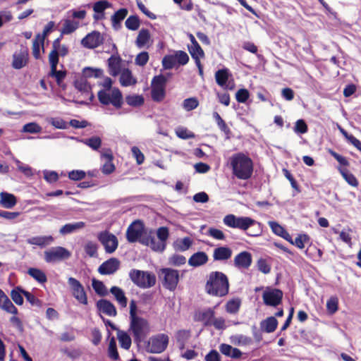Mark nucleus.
I'll return each mask as SVG.
<instances>
[{
    "label": "nucleus",
    "mask_w": 361,
    "mask_h": 361,
    "mask_svg": "<svg viewBox=\"0 0 361 361\" xmlns=\"http://www.w3.org/2000/svg\"><path fill=\"white\" fill-rule=\"evenodd\" d=\"M130 329L134 341L140 343L147 337L150 331L148 321L137 315V303L135 300L130 301Z\"/></svg>",
    "instance_id": "1"
},
{
    "label": "nucleus",
    "mask_w": 361,
    "mask_h": 361,
    "mask_svg": "<svg viewBox=\"0 0 361 361\" xmlns=\"http://www.w3.org/2000/svg\"><path fill=\"white\" fill-rule=\"evenodd\" d=\"M230 283L228 276L219 271H211L207 277L205 292L212 296L224 297L229 292Z\"/></svg>",
    "instance_id": "2"
},
{
    "label": "nucleus",
    "mask_w": 361,
    "mask_h": 361,
    "mask_svg": "<svg viewBox=\"0 0 361 361\" xmlns=\"http://www.w3.org/2000/svg\"><path fill=\"white\" fill-rule=\"evenodd\" d=\"M112 80L106 78L102 86L104 88L97 93L99 102L104 106L111 104L115 109H119L123 104V97L121 91L118 87H112Z\"/></svg>",
    "instance_id": "3"
},
{
    "label": "nucleus",
    "mask_w": 361,
    "mask_h": 361,
    "mask_svg": "<svg viewBox=\"0 0 361 361\" xmlns=\"http://www.w3.org/2000/svg\"><path fill=\"white\" fill-rule=\"evenodd\" d=\"M232 173L240 180H248L253 173V161L243 152L233 154L230 158Z\"/></svg>",
    "instance_id": "4"
},
{
    "label": "nucleus",
    "mask_w": 361,
    "mask_h": 361,
    "mask_svg": "<svg viewBox=\"0 0 361 361\" xmlns=\"http://www.w3.org/2000/svg\"><path fill=\"white\" fill-rule=\"evenodd\" d=\"M132 282L141 288H149L156 284L157 279L154 273L133 269L129 272Z\"/></svg>",
    "instance_id": "5"
},
{
    "label": "nucleus",
    "mask_w": 361,
    "mask_h": 361,
    "mask_svg": "<svg viewBox=\"0 0 361 361\" xmlns=\"http://www.w3.org/2000/svg\"><path fill=\"white\" fill-rule=\"evenodd\" d=\"M71 256V252L61 246L53 247L44 252V259L47 263H54L68 259Z\"/></svg>",
    "instance_id": "6"
},
{
    "label": "nucleus",
    "mask_w": 361,
    "mask_h": 361,
    "mask_svg": "<svg viewBox=\"0 0 361 361\" xmlns=\"http://www.w3.org/2000/svg\"><path fill=\"white\" fill-rule=\"evenodd\" d=\"M97 239L104 246L106 253L114 252L118 246L117 237L109 231H103L98 233Z\"/></svg>",
    "instance_id": "7"
},
{
    "label": "nucleus",
    "mask_w": 361,
    "mask_h": 361,
    "mask_svg": "<svg viewBox=\"0 0 361 361\" xmlns=\"http://www.w3.org/2000/svg\"><path fill=\"white\" fill-rule=\"evenodd\" d=\"M236 223L235 228H239L244 231H247L250 227L257 226V229L255 232H246V234L249 236L257 237L262 234V224L250 217L240 216L238 218Z\"/></svg>",
    "instance_id": "8"
},
{
    "label": "nucleus",
    "mask_w": 361,
    "mask_h": 361,
    "mask_svg": "<svg viewBox=\"0 0 361 361\" xmlns=\"http://www.w3.org/2000/svg\"><path fill=\"white\" fill-rule=\"evenodd\" d=\"M161 272L163 275V286L170 291H174L179 282L178 271L171 268H163Z\"/></svg>",
    "instance_id": "9"
},
{
    "label": "nucleus",
    "mask_w": 361,
    "mask_h": 361,
    "mask_svg": "<svg viewBox=\"0 0 361 361\" xmlns=\"http://www.w3.org/2000/svg\"><path fill=\"white\" fill-rule=\"evenodd\" d=\"M68 283L75 300L79 303L87 305L88 303L87 295L82 284L73 277L68 279Z\"/></svg>",
    "instance_id": "10"
},
{
    "label": "nucleus",
    "mask_w": 361,
    "mask_h": 361,
    "mask_svg": "<svg viewBox=\"0 0 361 361\" xmlns=\"http://www.w3.org/2000/svg\"><path fill=\"white\" fill-rule=\"evenodd\" d=\"M169 343V336L160 334L150 338L148 344L149 350L152 353H161L165 350Z\"/></svg>",
    "instance_id": "11"
},
{
    "label": "nucleus",
    "mask_w": 361,
    "mask_h": 361,
    "mask_svg": "<svg viewBox=\"0 0 361 361\" xmlns=\"http://www.w3.org/2000/svg\"><path fill=\"white\" fill-rule=\"evenodd\" d=\"M145 230V226L141 220H135L131 223L126 230V239L129 243L138 241Z\"/></svg>",
    "instance_id": "12"
},
{
    "label": "nucleus",
    "mask_w": 361,
    "mask_h": 361,
    "mask_svg": "<svg viewBox=\"0 0 361 361\" xmlns=\"http://www.w3.org/2000/svg\"><path fill=\"white\" fill-rule=\"evenodd\" d=\"M104 39L102 34L97 30L88 33L81 40V44L90 49H95L104 43Z\"/></svg>",
    "instance_id": "13"
},
{
    "label": "nucleus",
    "mask_w": 361,
    "mask_h": 361,
    "mask_svg": "<svg viewBox=\"0 0 361 361\" xmlns=\"http://www.w3.org/2000/svg\"><path fill=\"white\" fill-rule=\"evenodd\" d=\"M283 293L278 288L265 290L263 293L262 298L264 303L269 306L276 307L282 302Z\"/></svg>",
    "instance_id": "14"
},
{
    "label": "nucleus",
    "mask_w": 361,
    "mask_h": 361,
    "mask_svg": "<svg viewBox=\"0 0 361 361\" xmlns=\"http://www.w3.org/2000/svg\"><path fill=\"white\" fill-rule=\"evenodd\" d=\"M101 159H104L105 161L101 166V171L104 175H109L114 172L116 166L113 163L114 154L111 149H106L104 152H101Z\"/></svg>",
    "instance_id": "15"
},
{
    "label": "nucleus",
    "mask_w": 361,
    "mask_h": 361,
    "mask_svg": "<svg viewBox=\"0 0 361 361\" xmlns=\"http://www.w3.org/2000/svg\"><path fill=\"white\" fill-rule=\"evenodd\" d=\"M120 264L121 262L117 258H110L99 267L98 272L102 275L113 274L119 269Z\"/></svg>",
    "instance_id": "16"
},
{
    "label": "nucleus",
    "mask_w": 361,
    "mask_h": 361,
    "mask_svg": "<svg viewBox=\"0 0 361 361\" xmlns=\"http://www.w3.org/2000/svg\"><path fill=\"white\" fill-rule=\"evenodd\" d=\"M29 61V52L27 48L21 49L19 52L13 54L12 67L14 69H21L27 66Z\"/></svg>",
    "instance_id": "17"
},
{
    "label": "nucleus",
    "mask_w": 361,
    "mask_h": 361,
    "mask_svg": "<svg viewBox=\"0 0 361 361\" xmlns=\"http://www.w3.org/2000/svg\"><path fill=\"white\" fill-rule=\"evenodd\" d=\"M111 6V4L108 1L102 0L94 3L92 9L94 12L93 19L97 22L105 18V10Z\"/></svg>",
    "instance_id": "18"
},
{
    "label": "nucleus",
    "mask_w": 361,
    "mask_h": 361,
    "mask_svg": "<svg viewBox=\"0 0 361 361\" xmlns=\"http://www.w3.org/2000/svg\"><path fill=\"white\" fill-rule=\"evenodd\" d=\"M252 262V255L249 252L243 251L238 254L233 259L235 267L238 269H248Z\"/></svg>",
    "instance_id": "19"
},
{
    "label": "nucleus",
    "mask_w": 361,
    "mask_h": 361,
    "mask_svg": "<svg viewBox=\"0 0 361 361\" xmlns=\"http://www.w3.org/2000/svg\"><path fill=\"white\" fill-rule=\"evenodd\" d=\"M59 61V60H56L54 56H51V61H49L51 68L49 76L54 78L56 79V83L60 85L61 82L65 79L67 73L66 71H57L56 68Z\"/></svg>",
    "instance_id": "20"
},
{
    "label": "nucleus",
    "mask_w": 361,
    "mask_h": 361,
    "mask_svg": "<svg viewBox=\"0 0 361 361\" xmlns=\"http://www.w3.org/2000/svg\"><path fill=\"white\" fill-rule=\"evenodd\" d=\"M97 309L102 313L109 317H116L117 311L115 305L106 299H101L97 302Z\"/></svg>",
    "instance_id": "21"
},
{
    "label": "nucleus",
    "mask_w": 361,
    "mask_h": 361,
    "mask_svg": "<svg viewBox=\"0 0 361 361\" xmlns=\"http://www.w3.org/2000/svg\"><path fill=\"white\" fill-rule=\"evenodd\" d=\"M75 86L76 89L81 93V95H84L85 97H87L89 102H92L94 96L92 92L91 86L85 80L75 81Z\"/></svg>",
    "instance_id": "22"
},
{
    "label": "nucleus",
    "mask_w": 361,
    "mask_h": 361,
    "mask_svg": "<svg viewBox=\"0 0 361 361\" xmlns=\"http://www.w3.org/2000/svg\"><path fill=\"white\" fill-rule=\"evenodd\" d=\"M189 38L191 42V45L188 46V51L192 58L194 60L196 59L204 58V52L199 43L195 39V37L192 34H190Z\"/></svg>",
    "instance_id": "23"
},
{
    "label": "nucleus",
    "mask_w": 361,
    "mask_h": 361,
    "mask_svg": "<svg viewBox=\"0 0 361 361\" xmlns=\"http://www.w3.org/2000/svg\"><path fill=\"white\" fill-rule=\"evenodd\" d=\"M208 255L204 252H197L190 256L188 264L192 267H198L207 263Z\"/></svg>",
    "instance_id": "24"
},
{
    "label": "nucleus",
    "mask_w": 361,
    "mask_h": 361,
    "mask_svg": "<svg viewBox=\"0 0 361 361\" xmlns=\"http://www.w3.org/2000/svg\"><path fill=\"white\" fill-rule=\"evenodd\" d=\"M232 256V250L226 246L218 247L214 250L213 259L214 261H226Z\"/></svg>",
    "instance_id": "25"
},
{
    "label": "nucleus",
    "mask_w": 361,
    "mask_h": 361,
    "mask_svg": "<svg viewBox=\"0 0 361 361\" xmlns=\"http://www.w3.org/2000/svg\"><path fill=\"white\" fill-rule=\"evenodd\" d=\"M128 13V11L126 8L118 9L111 16V25L114 29L118 30L121 26V22L126 18Z\"/></svg>",
    "instance_id": "26"
},
{
    "label": "nucleus",
    "mask_w": 361,
    "mask_h": 361,
    "mask_svg": "<svg viewBox=\"0 0 361 361\" xmlns=\"http://www.w3.org/2000/svg\"><path fill=\"white\" fill-rule=\"evenodd\" d=\"M85 223L83 221L66 224L61 227L59 233L62 235H66L82 229L85 227Z\"/></svg>",
    "instance_id": "27"
},
{
    "label": "nucleus",
    "mask_w": 361,
    "mask_h": 361,
    "mask_svg": "<svg viewBox=\"0 0 361 361\" xmlns=\"http://www.w3.org/2000/svg\"><path fill=\"white\" fill-rule=\"evenodd\" d=\"M110 293L114 296L116 300L122 308L127 307L128 298L125 295L124 291L118 286H112L110 288Z\"/></svg>",
    "instance_id": "28"
},
{
    "label": "nucleus",
    "mask_w": 361,
    "mask_h": 361,
    "mask_svg": "<svg viewBox=\"0 0 361 361\" xmlns=\"http://www.w3.org/2000/svg\"><path fill=\"white\" fill-rule=\"evenodd\" d=\"M215 316V312L213 308H208L201 312L198 314V320L202 322L204 326H211Z\"/></svg>",
    "instance_id": "29"
},
{
    "label": "nucleus",
    "mask_w": 361,
    "mask_h": 361,
    "mask_svg": "<svg viewBox=\"0 0 361 361\" xmlns=\"http://www.w3.org/2000/svg\"><path fill=\"white\" fill-rule=\"evenodd\" d=\"M150 38L151 35L149 31L147 29L142 28L138 32L135 40V44L140 49L146 46L148 47V43L150 40Z\"/></svg>",
    "instance_id": "30"
},
{
    "label": "nucleus",
    "mask_w": 361,
    "mask_h": 361,
    "mask_svg": "<svg viewBox=\"0 0 361 361\" xmlns=\"http://www.w3.org/2000/svg\"><path fill=\"white\" fill-rule=\"evenodd\" d=\"M0 204L6 209L13 208L17 203L16 196L6 192H1L0 193Z\"/></svg>",
    "instance_id": "31"
},
{
    "label": "nucleus",
    "mask_w": 361,
    "mask_h": 361,
    "mask_svg": "<svg viewBox=\"0 0 361 361\" xmlns=\"http://www.w3.org/2000/svg\"><path fill=\"white\" fill-rule=\"evenodd\" d=\"M53 241L54 238L51 235L35 236L27 240L28 244L38 245L41 247L51 244Z\"/></svg>",
    "instance_id": "32"
},
{
    "label": "nucleus",
    "mask_w": 361,
    "mask_h": 361,
    "mask_svg": "<svg viewBox=\"0 0 361 361\" xmlns=\"http://www.w3.org/2000/svg\"><path fill=\"white\" fill-rule=\"evenodd\" d=\"M278 326V321L274 317H269L260 323L261 329L267 333L274 332Z\"/></svg>",
    "instance_id": "33"
},
{
    "label": "nucleus",
    "mask_w": 361,
    "mask_h": 361,
    "mask_svg": "<svg viewBox=\"0 0 361 361\" xmlns=\"http://www.w3.org/2000/svg\"><path fill=\"white\" fill-rule=\"evenodd\" d=\"M121 59L120 56H111L108 59L109 73L111 75L116 76L120 73V72H121Z\"/></svg>",
    "instance_id": "34"
},
{
    "label": "nucleus",
    "mask_w": 361,
    "mask_h": 361,
    "mask_svg": "<svg viewBox=\"0 0 361 361\" xmlns=\"http://www.w3.org/2000/svg\"><path fill=\"white\" fill-rule=\"evenodd\" d=\"M80 27V23L73 20L66 19L61 30V35H70Z\"/></svg>",
    "instance_id": "35"
},
{
    "label": "nucleus",
    "mask_w": 361,
    "mask_h": 361,
    "mask_svg": "<svg viewBox=\"0 0 361 361\" xmlns=\"http://www.w3.org/2000/svg\"><path fill=\"white\" fill-rule=\"evenodd\" d=\"M306 256L314 262H319L322 257L323 252L314 245H310L305 250Z\"/></svg>",
    "instance_id": "36"
},
{
    "label": "nucleus",
    "mask_w": 361,
    "mask_h": 361,
    "mask_svg": "<svg viewBox=\"0 0 361 361\" xmlns=\"http://www.w3.org/2000/svg\"><path fill=\"white\" fill-rule=\"evenodd\" d=\"M192 245V240L190 237L177 239L173 243V248L176 251L184 252L188 250Z\"/></svg>",
    "instance_id": "37"
},
{
    "label": "nucleus",
    "mask_w": 361,
    "mask_h": 361,
    "mask_svg": "<svg viewBox=\"0 0 361 361\" xmlns=\"http://www.w3.org/2000/svg\"><path fill=\"white\" fill-rule=\"evenodd\" d=\"M213 118L215 120L219 128L224 133L227 138H229L231 135V130L226 123L225 121L216 111L213 112Z\"/></svg>",
    "instance_id": "38"
},
{
    "label": "nucleus",
    "mask_w": 361,
    "mask_h": 361,
    "mask_svg": "<svg viewBox=\"0 0 361 361\" xmlns=\"http://www.w3.org/2000/svg\"><path fill=\"white\" fill-rule=\"evenodd\" d=\"M120 82L122 86L128 87L135 85L137 80L133 77L132 73L129 69H124L120 76Z\"/></svg>",
    "instance_id": "39"
},
{
    "label": "nucleus",
    "mask_w": 361,
    "mask_h": 361,
    "mask_svg": "<svg viewBox=\"0 0 361 361\" xmlns=\"http://www.w3.org/2000/svg\"><path fill=\"white\" fill-rule=\"evenodd\" d=\"M338 171L350 185L355 188L358 186L359 182L357 178L349 170L345 168H339Z\"/></svg>",
    "instance_id": "40"
},
{
    "label": "nucleus",
    "mask_w": 361,
    "mask_h": 361,
    "mask_svg": "<svg viewBox=\"0 0 361 361\" xmlns=\"http://www.w3.org/2000/svg\"><path fill=\"white\" fill-rule=\"evenodd\" d=\"M117 338L121 348L126 350H128L130 348L132 343L131 338L126 332L118 330Z\"/></svg>",
    "instance_id": "41"
},
{
    "label": "nucleus",
    "mask_w": 361,
    "mask_h": 361,
    "mask_svg": "<svg viewBox=\"0 0 361 361\" xmlns=\"http://www.w3.org/2000/svg\"><path fill=\"white\" fill-rule=\"evenodd\" d=\"M26 291L20 286H17L11 290V298L16 305H22L24 301L23 295H24V293Z\"/></svg>",
    "instance_id": "42"
},
{
    "label": "nucleus",
    "mask_w": 361,
    "mask_h": 361,
    "mask_svg": "<svg viewBox=\"0 0 361 361\" xmlns=\"http://www.w3.org/2000/svg\"><path fill=\"white\" fill-rule=\"evenodd\" d=\"M28 274L40 283L47 282V278L45 273L37 268H30Z\"/></svg>",
    "instance_id": "43"
},
{
    "label": "nucleus",
    "mask_w": 361,
    "mask_h": 361,
    "mask_svg": "<svg viewBox=\"0 0 361 361\" xmlns=\"http://www.w3.org/2000/svg\"><path fill=\"white\" fill-rule=\"evenodd\" d=\"M108 356L113 360H118L120 359L117 350L116 342L114 337H111L108 346Z\"/></svg>",
    "instance_id": "44"
},
{
    "label": "nucleus",
    "mask_w": 361,
    "mask_h": 361,
    "mask_svg": "<svg viewBox=\"0 0 361 361\" xmlns=\"http://www.w3.org/2000/svg\"><path fill=\"white\" fill-rule=\"evenodd\" d=\"M216 83L221 87L226 85L228 79V70L227 68L220 69L215 73Z\"/></svg>",
    "instance_id": "45"
},
{
    "label": "nucleus",
    "mask_w": 361,
    "mask_h": 361,
    "mask_svg": "<svg viewBox=\"0 0 361 361\" xmlns=\"http://www.w3.org/2000/svg\"><path fill=\"white\" fill-rule=\"evenodd\" d=\"M126 103L131 106L137 107L144 104L145 99L142 95H128L126 97Z\"/></svg>",
    "instance_id": "46"
},
{
    "label": "nucleus",
    "mask_w": 361,
    "mask_h": 361,
    "mask_svg": "<svg viewBox=\"0 0 361 361\" xmlns=\"http://www.w3.org/2000/svg\"><path fill=\"white\" fill-rule=\"evenodd\" d=\"M42 47V51H44V43L41 42V39L39 38H37V37H35V39L32 41V53L33 55V57L35 59H39L41 58L40 54V48Z\"/></svg>",
    "instance_id": "47"
},
{
    "label": "nucleus",
    "mask_w": 361,
    "mask_h": 361,
    "mask_svg": "<svg viewBox=\"0 0 361 361\" xmlns=\"http://www.w3.org/2000/svg\"><path fill=\"white\" fill-rule=\"evenodd\" d=\"M126 27L130 30H137L140 25V20L137 16H130L125 22Z\"/></svg>",
    "instance_id": "48"
},
{
    "label": "nucleus",
    "mask_w": 361,
    "mask_h": 361,
    "mask_svg": "<svg viewBox=\"0 0 361 361\" xmlns=\"http://www.w3.org/2000/svg\"><path fill=\"white\" fill-rule=\"evenodd\" d=\"M0 308L4 311L16 315L18 314V309L14 306L9 298L6 295L4 300L2 302Z\"/></svg>",
    "instance_id": "49"
},
{
    "label": "nucleus",
    "mask_w": 361,
    "mask_h": 361,
    "mask_svg": "<svg viewBox=\"0 0 361 361\" xmlns=\"http://www.w3.org/2000/svg\"><path fill=\"white\" fill-rule=\"evenodd\" d=\"M92 286L96 293L99 295L105 296L107 295L106 286L102 281L93 279Z\"/></svg>",
    "instance_id": "50"
},
{
    "label": "nucleus",
    "mask_w": 361,
    "mask_h": 361,
    "mask_svg": "<svg viewBox=\"0 0 361 361\" xmlns=\"http://www.w3.org/2000/svg\"><path fill=\"white\" fill-rule=\"evenodd\" d=\"M240 307V300L239 299H232L226 304V310L228 313L235 314L238 312Z\"/></svg>",
    "instance_id": "51"
},
{
    "label": "nucleus",
    "mask_w": 361,
    "mask_h": 361,
    "mask_svg": "<svg viewBox=\"0 0 361 361\" xmlns=\"http://www.w3.org/2000/svg\"><path fill=\"white\" fill-rule=\"evenodd\" d=\"M151 96L153 101L160 102L163 101L166 96L165 89L152 87Z\"/></svg>",
    "instance_id": "52"
},
{
    "label": "nucleus",
    "mask_w": 361,
    "mask_h": 361,
    "mask_svg": "<svg viewBox=\"0 0 361 361\" xmlns=\"http://www.w3.org/2000/svg\"><path fill=\"white\" fill-rule=\"evenodd\" d=\"M61 38L62 35L54 40L52 43V50L49 54V61H51V56H54L56 60H59V49L62 46L61 44Z\"/></svg>",
    "instance_id": "53"
},
{
    "label": "nucleus",
    "mask_w": 361,
    "mask_h": 361,
    "mask_svg": "<svg viewBox=\"0 0 361 361\" xmlns=\"http://www.w3.org/2000/svg\"><path fill=\"white\" fill-rule=\"evenodd\" d=\"M83 143L94 150H97L102 145V140L99 137L93 136L82 141Z\"/></svg>",
    "instance_id": "54"
},
{
    "label": "nucleus",
    "mask_w": 361,
    "mask_h": 361,
    "mask_svg": "<svg viewBox=\"0 0 361 361\" xmlns=\"http://www.w3.org/2000/svg\"><path fill=\"white\" fill-rule=\"evenodd\" d=\"M167 81L168 78L162 74L155 75L152 80V87L165 89Z\"/></svg>",
    "instance_id": "55"
},
{
    "label": "nucleus",
    "mask_w": 361,
    "mask_h": 361,
    "mask_svg": "<svg viewBox=\"0 0 361 361\" xmlns=\"http://www.w3.org/2000/svg\"><path fill=\"white\" fill-rule=\"evenodd\" d=\"M158 240L164 243V247H166V241L169 237V228L166 226L159 227L157 231Z\"/></svg>",
    "instance_id": "56"
},
{
    "label": "nucleus",
    "mask_w": 361,
    "mask_h": 361,
    "mask_svg": "<svg viewBox=\"0 0 361 361\" xmlns=\"http://www.w3.org/2000/svg\"><path fill=\"white\" fill-rule=\"evenodd\" d=\"M338 309V299L331 297L326 302V310L329 314H334Z\"/></svg>",
    "instance_id": "57"
},
{
    "label": "nucleus",
    "mask_w": 361,
    "mask_h": 361,
    "mask_svg": "<svg viewBox=\"0 0 361 361\" xmlns=\"http://www.w3.org/2000/svg\"><path fill=\"white\" fill-rule=\"evenodd\" d=\"M341 133L350 143H351L357 149L361 152V142L358 139H357L353 135L348 134V133L345 129H343Z\"/></svg>",
    "instance_id": "58"
},
{
    "label": "nucleus",
    "mask_w": 361,
    "mask_h": 361,
    "mask_svg": "<svg viewBox=\"0 0 361 361\" xmlns=\"http://www.w3.org/2000/svg\"><path fill=\"white\" fill-rule=\"evenodd\" d=\"M176 135L181 139L187 140L190 138H195V135L194 133L188 130L186 128L178 127L176 129Z\"/></svg>",
    "instance_id": "59"
},
{
    "label": "nucleus",
    "mask_w": 361,
    "mask_h": 361,
    "mask_svg": "<svg viewBox=\"0 0 361 361\" xmlns=\"http://www.w3.org/2000/svg\"><path fill=\"white\" fill-rule=\"evenodd\" d=\"M199 105V101L195 97L185 99L183 101V106L185 110L190 111L196 109Z\"/></svg>",
    "instance_id": "60"
},
{
    "label": "nucleus",
    "mask_w": 361,
    "mask_h": 361,
    "mask_svg": "<svg viewBox=\"0 0 361 361\" xmlns=\"http://www.w3.org/2000/svg\"><path fill=\"white\" fill-rule=\"evenodd\" d=\"M54 25L55 24L54 21H49L44 27L42 33H38L35 35V37L40 39L42 43H44L46 37L53 30Z\"/></svg>",
    "instance_id": "61"
},
{
    "label": "nucleus",
    "mask_w": 361,
    "mask_h": 361,
    "mask_svg": "<svg viewBox=\"0 0 361 361\" xmlns=\"http://www.w3.org/2000/svg\"><path fill=\"white\" fill-rule=\"evenodd\" d=\"M148 246L150 247V248L152 250H154L155 252H162L166 249L164 247V243L160 242L159 240H157L155 238L154 233L152 235V240L149 242V244Z\"/></svg>",
    "instance_id": "62"
},
{
    "label": "nucleus",
    "mask_w": 361,
    "mask_h": 361,
    "mask_svg": "<svg viewBox=\"0 0 361 361\" xmlns=\"http://www.w3.org/2000/svg\"><path fill=\"white\" fill-rule=\"evenodd\" d=\"M174 57H176V63L180 66L187 64L189 61V56L186 52L183 51H178L176 52Z\"/></svg>",
    "instance_id": "63"
},
{
    "label": "nucleus",
    "mask_w": 361,
    "mask_h": 361,
    "mask_svg": "<svg viewBox=\"0 0 361 361\" xmlns=\"http://www.w3.org/2000/svg\"><path fill=\"white\" fill-rule=\"evenodd\" d=\"M97 245L92 241H88L84 247L86 254L90 257H94L97 253Z\"/></svg>",
    "instance_id": "64"
}]
</instances>
